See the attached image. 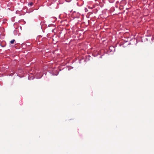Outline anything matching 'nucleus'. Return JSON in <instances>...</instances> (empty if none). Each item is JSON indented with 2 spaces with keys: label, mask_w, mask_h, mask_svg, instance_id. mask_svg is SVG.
<instances>
[{
  "label": "nucleus",
  "mask_w": 154,
  "mask_h": 154,
  "mask_svg": "<svg viewBox=\"0 0 154 154\" xmlns=\"http://www.w3.org/2000/svg\"><path fill=\"white\" fill-rule=\"evenodd\" d=\"M33 5V3L31 2L28 4V5H29L30 7L32 6Z\"/></svg>",
  "instance_id": "obj_2"
},
{
  "label": "nucleus",
  "mask_w": 154,
  "mask_h": 154,
  "mask_svg": "<svg viewBox=\"0 0 154 154\" xmlns=\"http://www.w3.org/2000/svg\"><path fill=\"white\" fill-rule=\"evenodd\" d=\"M15 41V40L14 39H13L10 41V43L11 44H13L14 43V42Z\"/></svg>",
  "instance_id": "obj_1"
}]
</instances>
